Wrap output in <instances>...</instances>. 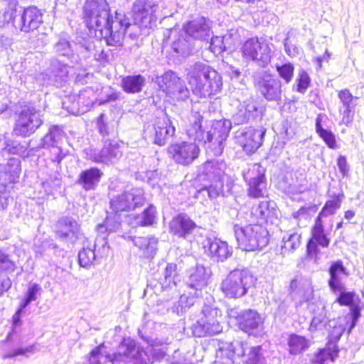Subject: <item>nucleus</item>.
I'll use <instances>...</instances> for the list:
<instances>
[{"label": "nucleus", "instance_id": "obj_16", "mask_svg": "<svg viewBox=\"0 0 364 364\" xmlns=\"http://www.w3.org/2000/svg\"><path fill=\"white\" fill-rule=\"evenodd\" d=\"M265 130L252 127H241L234 133L235 141L248 154L255 153L262 144Z\"/></svg>", "mask_w": 364, "mask_h": 364}, {"label": "nucleus", "instance_id": "obj_6", "mask_svg": "<svg viewBox=\"0 0 364 364\" xmlns=\"http://www.w3.org/2000/svg\"><path fill=\"white\" fill-rule=\"evenodd\" d=\"M238 247L245 251L260 250L269 243L268 232L261 225H234Z\"/></svg>", "mask_w": 364, "mask_h": 364}, {"label": "nucleus", "instance_id": "obj_31", "mask_svg": "<svg viewBox=\"0 0 364 364\" xmlns=\"http://www.w3.org/2000/svg\"><path fill=\"white\" fill-rule=\"evenodd\" d=\"M251 215L257 223H273L277 218L276 205L273 201H262L252 208Z\"/></svg>", "mask_w": 364, "mask_h": 364}, {"label": "nucleus", "instance_id": "obj_44", "mask_svg": "<svg viewBox=\"0 0 364 364\" xmlns=\"http://www.w3.org/2000/svg\"><path fill=\"white\" fill-rule=\"evenodd\" d=\"M42 287L37 283L29 284L27 291L21 303V311H23L32 301L37 300L42 292Z\"/></svg>", "mask_w": 364, "mask_h": 364}, {"label": "nucleus", "instance_id": "obj_21", "mask_svg": "<svg viewBox=\"0 0 364 364\" xmlns=\"http://www.w3.org/2000/svg\"><path fill=\"white\" fill-rule=\"evenodd\" d=\"M184 33L193 41H208L210 37V26L204 17L188 22L183 26Z\"/></svg>", "mask_w": 364, "mask_h": 364}, {"label": "nucleus", "instance_id": "obj_62", "mask_svg": "<svg viewBox=\"0 0 364 364\" xmlns=\"http://www.w3.org/2000/svg\"><path fill=\"white\" fill-rule=\"evenodd\" d=\"M210 50L215 55H220L226 50L223 38L220 36H215L211 38V41L209 46Z\"/></svg>", "mask_w": 364, "mask_h": 364}, {"label": "nucleus", "instance_id": "obj_26", "mask_svg": "<svg viewBox=\"0 0 364 364\" xmlns=\"http://www.w3.org/2000/svg\"><path fill=\"white\" fill-rule=\"evenodd\" d=\"M258 115L257 102L253 98L249 97L238 105L232 120L235 124H241L256 118Z\"/></svg>", "mask_w": 364, "mask_h": 364}, {"label": "nucleus", "instance_id": "obj_54", "mask_svg": "<svg viewBox=\"0 0 364 364\" xmlns=\"http://www.w3.org/2000/svg\"><path fill=\"white\" fill-rule=\"evenodd\" d=\"M156 213V208L151 205H149L138 218V223L141 226L151 225L154 223Z\"/></svg>", "mask_w": 364, "mask_h": 364}, {"label": "nucleus", "instance_id": "obj_56", "mask_svg": "<svg viewBox=\"0 0 364 364\" xmlns=\"http://www.w3.org/2000/svg\"><path fill=\"white\" fill-rule=\"evenodd\" d=\"M42 186L48 195H53L55 191L60 188L61 179L58 176L55 174L53 176H50L48 180L43 182Z\"/></svg>", "mask_w": 364, "mask_h": 364}, {"label": "nucleus", "instance_id": "obj_15", "mask_svg": "<svg viewBox=\"0 0 364 364\" xmlns=\"http://www.w3.org/2000/svg\"><path fill=\"white\" fill-rule=\"evenodd\" d=\"M255 84L261 95L267 101L279 102L282 97V82L268 72H262L255 77Z\"/></svg>", "mask_w": 364, "mask_h": 364}, {"label": "nucleus", "instance_id": "obj_47", "mask_svg": "<svg viewBox=\"0 0 364 364\" xmlns=\"http://www.w3.org/2000/svg\"><path fill=\"white\" fill-rule=\"evenodd\" d=\"M5 146L2 148L3 154H24L28 148H30L26 144H22L18 141L7 139L4 141Z\"/></svg>", "mask_w": 364, "mask_h": 364}, {"label": "nucleus", "instance_id": "obj_23", "mask_svg": "<svg viewBox=\"0 0 364 364\" xmlns=\"http://www.w3.org/2000/svg\"><path fill=\"white\" fill-rule=\"evenodd\" d=\"M121 146L116 141H105L101 151L95 153L92 160L97 163L113 164L122 156Z\"/></svg>", "mask_w": 364, "mask_h": 364}, {"label": "nucleus", "instance_id": "obj_5", "mask_svg": "<svg viewBox=\"0 0 364 364\" xmlns=\"http://www.w3.org/2000/svg\"><path fill=\"white\" fill-rule=\"evenodd\" d=\"M103 348L104 345L102 344L91 351L89 364H117L128 359H132L134 364H139L144 360V353L136 346L134 341L128 340L122 342L119 346L117 353L113 355L107 353Z\"/></svg>", "mask_w": 364, "mask_h": 364}, {"label": "nucleus", "instance_id": "obj_46", "mask_svg": "<svg viewBox=\"0 0 364 364\" xmlns=\"http://www.w3.org/2000/svg\"><path fill=\"white\" fill-rule=\"evenodd\" d=\"M248 186L247 192L251 198H257L263 197L266 193L267 181L265 179L255 181V182L247 183Z\"/></svg>", "mask_w": 364, "mask_h": 364}, {"label": "nucleus", "instance_id": "obj_42", "mask_svg": "<svg viewBox=\"0 0 364 364\" xmlns=\"http://www.w3.org/2000/svg\"><path fill=\"white\" fill-rule=\"evenodd\" d=\"M17 269V262L14 255L5 250L0 249V273H13Z\"/></svg>", "mask_w": 364, "mask_h": 364}, {"label": "nucleus", "instance_id": "obj_10", "mask_svg": "<svg viewBox=\"0 0 364 364\" xmlns=\"http://www.w3.org/2000/svg\"><path fill=\"white\" fill-rule=\"evenodd\" d=\"M175 132V127L168 118H158L154 122L144 126V137L155 144L164 146L170 138L174 136Z\"/></svg>", "mask_w": 364, "mask_h": 364}, {"label": "nucleus", "instance_id": "obj_32", "mask_svg": "<svg viewBox=\"0 0 364 364\" xmlns=\"http://www.w3.org/2000/svg\"><path fill=\"white\" fill-rule=\"evenodd\" d=\"M69 67L68 64L61 63L58 60H51L50 65L46 73L48 76V83L57 87L61 86L66 80Z\"/></svg>", "mask_w": 364, "mask_h": 364}, {"label": "nucleus", "instance_id": "obj_45", "mask_svg": "<svg viewBox=\"0 0 364 364\" xmlns=\"http://www.w3.org/2000/svg\"><path fill=\"white\" fill-rule=\"evenodd\" d=\"M312 240L318 243V245L326 247L329 245V240L324 234L323 223L320 217H317L315 225L312 230Z\"/></svg>", "mask_w": 364, "mask_h": 364}, {"label": "nucleus", "instance_id": "obj_29", "mask_svg": "<svg viewBox=\"0 0 364 364\" xmlns=\"http://www.w3.org/2000/svg\"><path fill=\"white\" fill-rule=\"evenodd\" d=\"M204 247H208L210 257L217 262H224L232 254L227 242L217 238L207 239L204 242Z\"/></svg>", "mask_w": 364, "mask_h": 364}, {"label": "nucleus", "instance_id": "obj_39", "mask_svg": "<svg viewBox=\"0 0 364 364\" xmlns=\"http://www.w3.org/2000/svg\"><path fill=\"white\" fill-rule=\"evenodd\" d=\"M289 352L291 355H298L306 350L309 347V340L306 337L292 333L287 341Z\"/></svg>", "mask_w": 364, "mask_h": 364}, {"label": "nucleus", "instance_id": "obj_14", "mask_svg": "<svg viewBox=\"0 0 364 364\" xmlns=\"http://www.w3.org/2000/svg\"><path fill=\"white\" fill-rule=\"evenodd\" d=\"M64 136V132L58 126H53L50 128L48 132L41 139L38 143L36 139H31L28 143L31 150H38L40 149H55L53 154L55 156L52 159L53 161L60 163L65 154L59 147V144Z\"/></svg>", "mask_w": 364, "mask_h": 364}, {"label": "nucleus", "instance_id": "obj_13", "mask_svg": "<svg viewBox=\"0 0 364 364\" xmlns=\"http://www.w3.org/2000/svg\"><path fill=\"white\" fill-rule=\"evenodd\" d=\"M241 50L244 58L256 62L261 67H265L270 62V48L267 43L258 38L247 40Z\"/></svg>", "mask_w": 364, "mask_h": 364}, {"label": "nucleus", "instance_id": "obj_58", "mask_svg": "<svg viewBox=\"0 0 364 364\" xmlns=\"http://www.w3.org/2000/svg\"><path fill=\"white\" fill-rule=\"evenodd\" d=\"M297 87L296 91L300 93H305L307 88L309 87L311 79L308 75V73L304 70H301L299 72L298 77L296 79Z\"/></svg>", "mask_w": 364, "mask_h": 364}, {"label": "nucleus", "instance_id": "obj_53", "mask_svg": "<svg viewBox=\"0 0 364 364\" xmlns=\"http://www.w3.org/2000/svg\"><path fill=\"white\" fill-rule=\"evenodd\" d=\"M276 70L279 76L286 84H289L292 80L294 67L291 63H284L283 65H276Z\"/></svg>", "mask_w": 364, "mask_h": 364}, {"label": "nucleus", "instance_id": "obj_63", "mask_svg": "<svg viewBox=\"0 0 364 364\" xmlns=\"http://www.w3.org/2000/svg\"><path fill=\"white\" fill-rule=\"evenodd\" d=\"M317 134L330 149H334L336 148V137L331 131L326 129L324 130H320V132Z\"/></svg>", "mask_w": 364, "mask_h": 364}, {"label": "nucleus", "instance_id": "obj_30", "mask_svg": "<svg viewBox=\"0 0 364 364\" xmlns=\"http://www.w3.org/2000/svg\"><path fill=\"white\" fill-rule=\"evenodd\" d=\"M134 245L139 249L140 254L145 258L152 259L157 252L158 239L154 236H129Z\"/></svg>", "mask_w": 364, "mask_h": 364}, {"label": "nucleus", "instance_id": "obj_19", "mask_svg": "<svg viewBox=\"0 0 364 364\" xmlns=\"http://www.w3.org/2000/svg\"><path fill=\"white\" fill-rule=\"evenodd\" d=\"M76 49L83 58L93 56L95 60L102 61L106 60L107 55L103 50L100 49V41L92 37L77 38Z\"/></svg>", "mask_w": 364, "mask_h": 364}, {"label": "nucleus", "instance_id": "obj_28", "mask_svg": "<svg viewBox=\"0 0 364 364\" xmlns=\"http://www.w3.org/2000/svg\"><path fill=\"white\" fill-rule=\"evenodd\" d=\"M240 328L248 334H257L262 330L263 321L254 310L244 311L239 317Z\"/></svg>", "mask_w": 364, "mask_h": 364}, {"label": "nucleus", "instance_id": "obj_24", "mask_svg": "<svg viewBox=\"0 0 364 364\" xmlns=\"http://www.w3.org/2000/svg\"><path fill=\"white\" fill-rule=\"evenodd\" d=\"M57 235L58 237L70 243H74L80 235V225L72 218L64 217L58 223Z\"/></svg>", "mask_w": 364, "mask_h": 364}, {"label": "nucleus", "instance_id": "obj_4", "mask_svg": "<svg viewBox=\"0 0 364 364\" xmlns=\"http://www.w3.org/2000/svg\"><path fill=\"white\" fill-rule=\"evenodd\" d=\"M144 203V191L139 188H134L116 196L110 200V208L115 215L114 219L111 215H107L105 219V225H99L97 232L104 234L105 230L114 232L120 226V217L117 215L119 212L131 211L142 206Z\"/></svg>", "mask_w": 364, "mask_h": 364}, {"label": "nucleus", "instance_id": "obj_22", "mask_svg": "<svg viewBox=\"0 0 364 364\" xmlns=\"http://www.w3.org/2000/svg\"><path fill=\"white\" fill-rule=\"evenodd\" d=\"M226 164L223 161H208L201 167L198 176L200 180H206L209 183H223V176Z\"/></svg>", "mask_w": 364, "mask_h": 364}, {"label": "nucleus", "instance_id": "obj_60", "mask_svg": "<svg viewBox=\"0 0 364 364\" xmlns=\"http://www.w3.org/2000/svg\"><path fill=\"white\" fill-rule=\"evenodd\" d=\"M17 17V11L13 8L6 9L4 11H0V27L4 26L6 24L12 23L14 26V18Z\"/></svg>", "mask_w": 364, "mask_h": 364}, {"label": "nucleus", "instance_id": "obj_33", "mask_svg": "<svg viewBox=\"0 0 364 364\" xmlns=\"http://www.w3.org/2000/svg\"><path fill=\"white\" fill-rule=\"evenodd\" d=\"M102 176L103 173L100 169L95 167L90 168L80 172L77 184L85 191H92L97 188Z\"/></svg>", "mask_w": 364, "mask_h": 364}, {"label": "nucleus", "instance_id": "obj_50", "mask_svg": "<svg viewBox=\"0 0 364 364\" xmlns=\"http://www.w3.org/2000/svg\"><path fill=\"white\" fill-rule=\"evenodd\" d=\"M63 252L53 240H46L42 242L41 247L36 250V256L41 257L48 255L60 256Z\"/></svg>", "mask_w": 364, "mask_h": 364}, {"label": "nucleus", "instance_id": "obj_61", "mask_svg": "<svg viewBox=\"0 0 364 364\" xmlns=\"http://www.w3.org/2000/svg\"><path fill=\"white\" fill-rule=\"evenodd\" d=\"M248 343L240 341H234L229 346V350L234 355L240 357L245 354L248 349Z\"/></svg>", "mask_w": 364, "mask_h": 364}, {"label": "nucleus", "instance_id": "obj_43", "mask_svg": "<svg viewBox=\"0 0 364 364\" xmlns=\"http://www.w3.org/2000/svg\"><path fill=\"white\" fill-rule=\"evenodd\" d=\"M56 52L62 55L67 56L73 64H77L80 60V53L77 55L73 53L71 46L65 39L60 40L55 45Z\"/></svg>", "mask_w": 364, "mask_h": 364}, {"label": "nucleus", "instance_id": "obj_9", "mask_svg": "<svg viewBox=\"0 0 364 364\" xmlns=\"http://www.w3.org/2000/svg\"><path fill=\"white\" fill-rule=\"evenodd\" d=\"M43 123L41 112L33 105H24L16 113L14 132L17 136L28 137L34 134Z\"/></svg>", "mask_w": 364, "mask_h": 364}, {"label": "nucleus", "instance_id": "obj_64", "mask_svg": "<svg viewBox=\"0 0 364 364\" xmlns=\"http://www.w3.org/2000/svg\"><path fill=\"white\" fill-rule=\"evenodd\" d=\"M338 97L341 100L343 105L346 107L345 112L348 113L350 110V104L353 99V96L350 92L349 90L344 89L338 92Z\"/></svg>", "mask_w": 364, "mask_h": 364}, {"label": "nucleus", "instance_id": "obj_17", "mask_svg": "<svg viewBox=\"0 0 364 364\" xmlns=\"http://www.w3.org/2000/svg\"><path fill=\"white\" fill-rule=\"evenodd\" d=\"M42 21L41 11L36 7L30 6L25 9L22 13L17 14L14 26L21 31L28 33L36 29Z\"/></svg>", "mask_w": 364, "mask_h": 364}, {"label": "nucleus", "instance_id": "obj_37", "mask_svg": "<svg viewBox=\"0 0 364 364\" xmlns=\"http://www.w3.org/2000/svg\"><path fill=\"white\" fill-rule=\"evenodd\" d=\"M162 275L160 282L163 289H171L180 281L177 265L174 263L167 264Z\"/></svg>", "mask_w": 364, "mask_h": 364}, {"label": "nucleus", "instance_id": "obj_55", "mask_svg": "<svg viewBox=\"0 0 364 364\" xmlns=\"http://www.w3.org/2000/svg\"><path fill=\"white\" fill-rule=\"evenodd\" d=\"M190 289L188 291L189 296L183 294L181 295L177 302L176 309L178 311H185L196 303V297H197L194 292Z\"/></svg>", "mask_w": 364, "mask_h": 364}, {"label": "nucleus", "instance_id": "obj_59", "mask_svg": "<svg viewBox=\"0 0 364 364\" xmlns=\"http://www.w3.org/2000/svg\"><path fill=\"white\" fill-rule=\"evenodd\" d=\"M337 355L338 351L331 353L328 350L322 349L315 355L312 362L314 364H324L328 360L333 361Z\"/></svg>", "mask_w": 364, "mask_h": 364}, {"label": "nucleus", "instance_id": "obj_2", "mask_svg": "<svg viewBox=\"0 0 364 364\" xmlns=\"http://www.w3.org/2000/svg\"><path fill=\"white\" fill-rule=\"evenodd\" d=\"M203 119V117L198 113L192 114L191 124L186 129L187 136L190 140L207 145V148L211 149L214 155H220L232 127V122L225 119L217 120L213 122L208 130H205L202 127Z\"/></svg>", "mask_w": 364, "mask_h": 364}, {"label": "nucleus", "instance_id": "obj_35", "mask_svg": "<svg viewBox=\"0 0 364 364\" xmlns=\"http://www.w3.org/2000/svg\"><path fill=\"white\" fill-rule=\"evenodd\" d=\"M146 84L145 77L139 74L127 75L122 77L121 80V87L122 90L129 94H135L140 92Z\"/></svg>", "mask_w": 364, "mask_h": 364}, {"label": "nucleus", "instance_id": "obj_25", "mask_svg": "<svg viewBox=\"0 0 364 364\" xmlns=\"http://www.w3.org/2000/svg\"><path fill=\"white\" fill-rule=\"evenodd\" d=\"M196 224L188 215L181 213L174 217L169 223L171 233L183 238H187L196 229Z\"/></svg>", "mask_w": 364, "mask_h": 364}, {"label": "nucleus", "instance_id": "obj_40", "mask_svg": "<svg viewBox=\"0 0 364 364\" xmlns=\"http://www.w3.org/2000/svg\"><path fill=\"white\" fill-rule=\"evenodd\" d=\"M301 245V235L296 232H288L282 237L281 254L285 256L296 250Z\"/></svg>", "mask_w": 364, "mask_h": 364}, {"label": "nucleus", "instance_id": "obj_27", "mask_svg": "<svg viewBox=\"0 0 364 364\" xmlns=\"http://www.w3.org/2000/svg\"><path fill=\"white\" fill-rule=\"evenodd\" d=\"M328 273L330 278L328 284L331 291L337 294L338 290L344 289V283L343 279L348 277V273L346 268L343 266L341 260H337L331 263Z\"/></svg>", "mask_w": 364, "mask_h": 364}, {"label": "nucleus", "instance_id": "obj_12", "mask_svg": "<svg viewBox=\"0 0 364 364\" xmlns=\"http://www.w3.org/2000/svg\"><path fill=\"white\" fill-rule=\"evenodd\" d=\"M198 141H177L168 148V154L178 164L188 166L191 164L199 156Z\"/></svg>", "mask_w": 364, "mask_h": 364}, {"label": "nucleus", "instance_id": "obj_20", "mask_svg": "<svg viewBox=\"0 0 364 364\" xmlns=\"http://www.w3.org/2000/svg\"><path fill=\"white\" fill-rule=\"evenodd\" d=\"M153 4L149 0H135L132 9V17L135 25L148 27L153 19Z\"/></svg>", "mask_w": 364, "mask_h": 364}, {"label": "nucleus", "instance_id": "obj_41", "mask_svg": "<svg viewBox=\"0 0 364 364\" xmlns=\"http://www.w3.org/2000/svg\"><path fill=\"white\" fill-rule=\"evenodd\" d=\"M242 176L246 183L266 178L265 169L259 164L249 165L247 169L242 171Z\"/></svg>", "mask_w": 364, "mask_h": 364}, {"label": "nucleus", "instance_id": "obj_7", "mask_svg": "<svg viewBox=\"0 0 364 364\" xmlns=\"http://www.w3.org/2000/svg\"><path fill=\"white\" fill-rule=\"evenodd\" d=\"M256 278L247 269H235L223 280L220 289L228 298L239 299L245 296L248 290L254 287Z\"/></svg>", "mask_w": 364, "mask_h": 364}, {"label": "nucleus", "instance_id": "obj_3", "mask_svg": "<svg viewBox=\"0 0 364 364\" xmlns=\"http://www.w3.org/2000/svg\"><path fill=\"white\" fill-rule=\"evenodd\" d=\"M186 79L193 94L200 97L217 95L222 89L220 75L202 62L189 65L186 70Z\"/></svg>", "mask_w": 364, "mask_h": 364}, {"label": "nucleus", "instance_id": "obj_18", "mask_svg": "<svg viewBox=\"0 0 364 364\" xmlns=\"http://www.w3.org/2000/svg\"><path fill=\"white\" fill-rule=\"evenodd\" d=\"M211 274L209 267L197 264L195 267L190 269L189 276L186 280L188 288L193 290L196 296H199L202 289L208 285Z\"/></svg>", "mask_w": 364, "mask_h": 364}, {"label": "nucleus", "instance_id": "obj_11", "mask_svg": "<svg viewBox=\"0 0 364 364\" xmlns=\"http://www.w3.org/2000/svg\"><path fill=\"white\" fill-rule=\"evenodd\" d=\"M158 83L161 90L175 101H185L189 98L190 91L184 81L173 71L166 72L158 78Z\"/></svg>", "mask_w": 364, "mask_h": 364}, {"label": "nucleus", "instance_id": "obj_51", "mask_svg": "<svg viewBox=\"0 0 364 364\" xmlns=\"http://www.w3.org/2000/svg\"><path fill=\"white\" fill-rule=\"evenodd\" d=\"M96 258L95 250L92 248H83L78 253L79 264L85 268L90 267Z\"/></svg>", "mask_w": 364, "mask_h": 364}, {"label": "nucleus", "instance_id": "obj_34", "mask_svg": "<svg viewBox=\"0 0 364 364\" xmlns=\"http://www.w3.org/2000/svg\"><path fill=\"white\" fill-rule=\"evenodd\" d=\"M309 309L314 313L309 330L315 331L326 325V310L325 304L321 301H316V304L312 303L309 305Z\"/></svg>", "mask_w": 364, "mask_h": 364}, {"label": "nucleus", "instance_id": "obj_36", "mask_svg": "<svg viewBox=\"0 0 364 364\" xmlns=\"http://www.w3.org/2000/svg\"><path fill=\"white\" fill-rule=\"evenodd\" d=\"M194 42L185 33L178 36L172 44L171 48L179 55L186 57L189 55L193 50Z\"/></svg>", "mask_w": 364, "mask_h": 364}, {"label": "nucleus", "instance_id": "obj_8", "mask_svg": "<svg viewBox=\"0 0 364 364\" xmlns=\"http://www.w3.org/2000/svg\"><path fill=\"white\" fill-rule=\"evenodd\" d=\"M221 311L212 305L204 304L198 318L191 326L192 333L196 337L213 335L220 333Z\"/></svg>", "mask_w": 364, "mask_h": 364}, {"label": "nucleus", "instance_id": "obj_57", "mask_svg": "<svg viewBox=\"0 0 364 364\" xmlns=\"http://www.w3.org/2000/svg\"><path fill=\"white\" fill-rule=\"evenodd\" d=\"M338 296L335 302L338 303L341 306H350L354 304V299L355 294L353 291H346L345 288L337 291Z\"/></svg>", "mask_w": 364, "mask_h": 364}, {"label": "nucleus", "instance_id": "obj_1", "mask_svg": "<svg viewBox=\"0 0 364 364\" xmlns=\"http://www.w3.org/2000/svg\"><path fill=\"white\" fill-rule=\"evenodd\" d=\"M83 14L91 34L97 38L104 39L108 46L122 45L125 32L131 25L124 14L116 11L113 18L106 0H87Z\"/></svg>", "mask_w": 364, "mask_h": 364}, {"label": "nucleus", "instance_id": "obj_52", "mask_svg": "<svg viewBox=\"0 0 364 364\" xmlns=\"http://www.w3.org/2000/svg\"><path fill=\"white\" fill-rule=\"evenodd\" d=\"M341 204V199L339 196L335 197L332 200L326 201L318 217H320L321 219V217H327L328 215H333L336 211L340 208Z\"/></svg>", "mask_w": 364, "mask_h": 364}, {"label": "nucleus", "instance_id": "obj_49", "mask_svg": "<svg viewBox=\"0 0 364 364\" xmlns=\"http://www.w3.org/2000/svg\"><path fill=\"white\" fill-rule=\"evenodd\" d=\"M21 173L20 161L17 159H11L9 160L6 166L5 175L9 174L8 181L9 183H15Z\"/></svg>", "mask_w": 364, "mask_h": 364}, {"label": "nucleus", "instance_id": "obj_38", "mask_svg": "<svg viewBox=\"0 0 364 364\" xmlns=\"http://www.w3.org/2000/svg\"><path fill=\"white\" fill-rule=\"evenodd\" d=\"M223 183H212L208 182V183L204 184L197 191L195 197L202 200H212L219 196L223 191Z\"/></svg>", "mask_w": 364, "mask_h": 364}, {"label": "nucleus", "instance_id": "obj_48", "mask_svg": "<svg viewBox=\"0 0 364 364\" xmlns=\"http://www.w3.org/2000/svg\"><path fill=\"white\" fill-rule=\"evenodd\" d=\"M246 364H264L265 358L261 346L248 347Z\"/></svg>", "mask_w": 364, "mask_h": 364}]
</instances>
